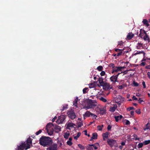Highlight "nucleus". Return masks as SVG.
I'll list each match as a JSON object with an SVG mask.
<instances>
[{"instance_id": "nucleus-43", "label": "nucleus", "mask_w": 150, "mask_h": 150, "mask_svg": "<svg viewBox=\"0 0 150 150\" xmlns=\"http://www.w3.org/2000/svg\"><path fill=\"white\" fill-rule=\"evenodd\" d=\"M99 131H101L102 129V127L101 126H98L97 127Z\"/></svg>"}, {"instance_id": "nucleus-64", "label": "nucleus", "mask_w": 150, "mask_h": 150, "mask_svg": "<svg viewBox=\"0 0 150 150\" xmlns=\"http://www.w3.org/2000/svg\"><path fill=\"white\" fill-rule=\"evenodd\" d=\"M147 75L149 78L150 79V72H148L147 73Z\"/></svg>"}, {"instance_id": "nucleus-16", "label": "nucleus", "mask_w": 150, "mask_h": 150, "mask_svg": "<svg viewBox=\"0 0 150 150\" xmlns=\"http://www.w3.org/2000/svg\"><path fill=\"white\" fill-rule=\"evenodd\" d=\"M91 113H92L91 112L89 111H86L83 115V119L84 120L86 119V117H89L91 115Z\"/></svg>"}, {"instance_id": "nucleus-50", "label": "nucleus", "mask_w": 150, "mask_h": 150, "mask_svg": "<svg viewBox=\"0 0 150 150\" xmlns=\"http://www.w3.org/2000/svg\"><path fill=\"white\" fill-rule=\"evenodd\" d=\"M136 112L138 114H140L141 113V112L139 109H137L136 111Z\"/></svg>"}, {"instance_id": "nucleus-52", "label": "nucleus", "mask_w": 150, "mask_h": 150, "mask_svg": "<svg viewBox=\"0 0 150 150\" xmlns=\"http://www.w3.org/2000/svg\"><path fill=\"white\" fill-rule=\"evenodd\" d=\"M142 84L144 88H146V84H145V82L143 81L142 83Z\"/></svg>"}, {"instance_id": "nucleus-57", "label": "nucleus", "mask_w": 150, "mask_h": 150, "mask_svg": "<svg viewBox=\"0 0 150 150\" xmlns=\"http://www.w3.org/2000/svg\"><path fill=\"white\" fill-rule=\"evenodd\" d=\"M125 64L126 66L129 67L130 65L129 63L128 62H125Z\"/></svg>"}, {"instance_id": "nucleus-3", "label": "nucleus", "mask_w": 150, "mask_h": 150, "mask_svg": "<svg viewBox=\"0 0 150 150\" xmlns=\"http://www.w3.org/2000/svg\"><path fill=\"white\" fill-rule=\"evenodd\" d=\"M97 101L95 100H89L86 103V105L83 108L86 110L94 108L96 106Z\"/></svg>"}, {"instance_id": "nucleus-7", "label": "nucleus", "mask_w": 150, "mask_h": 150, "mask_svg": "<svg viewBox=\"0 0 150 150\" xmlns=\"http://www.w3.org/2000/svg\"><path fill=\"white\" fill-rule=\"evenodd\" d=\"M107 143L111 147L114 146L116 143L115 140L112 139H108L107 140Z\"/></svg>"}, {"instance_id": "nucleus-15", "label": "nucleus", "mask_w": 150, "mask_h": 150, "mask_svg": "<svg viewBox=\"0 0 150 150\" xmlns=\"http://www.w3.org/2000/svg\"><path fill=\"white\" fill-rule=\"evenodd\" d=\"M100 113L101 115L105 114L106 113V109L105 107H102L99 110Z\"/></svg>"}, {"instance_id": "nucleus-32", "label": "nucleus", "mask_w": 150, "mask_h": 150, "mask_svg": "<svg viewBox=\"0 0 150 150\" xmlns=\"http://www.w3.org/2000/svg\"><path fill=\"white\" fill-rule=\"evenodd\" d=\"M79 147L81 150H84L85 149L84 146L82 145L81 144H79L78 145Z\"/></svg>"}, {"instance_id": "nucleus-31", "label": "nucleus", "mask_w": 150, "mask_h": 150, "mask_svg": "<svg viewBox=\"0 0 150 150\" xmlns=\"http://www.w3.org/2000/svg\"><path fill=\"white\" fill-rule=\"evenodd\" d=\"M98 81L100 84V85L103 86V84L104 83H103V82L102 80L101 79H99L98 80Z\"/></svg>"}, {"instance_id": "nucleus-56", "label": "nucleus", "mask_w": 150, "mask_h": 150, "mask_svg": "<svg viewBox=\"0 0 150 150\" xmlns=\"http://www.w3.org/2000/svg\"><path fill=\"white\" fill-rule=\"evenodd\" d=\"M111 127H112L111 126H110V125H108V128H107L108 130H110L111 129Z\"/></svg>"}, {"instance_id": "nucleus-11", "label": "nucleus", "mask_w": 150, "mask_h": 150, "mask_svg": "<svg viewBox=\"0 0 150 150\" xmlns=\"http://www.w3.org/2000/svg\"><path fill=\"white\" fill-rule=\"evenodd\" d=\"M120 73H119L117 75L115 76L113 75L111 76L110 78V81L114 82H117L118 76Z\"/></svg>"}, {"instance_id": "nucleus-62", "label": "nucleus", "mask_w": 150, "mask_h": 150, "mask_svg": "<svg viewBox=\"0 0 150 150\" xmlns=\"http://www.w3.org/2000/svg\"><path fill=\"white\" fill-rule=\"evenodd\" d=\"M77 103L76 102V101H74L73 102V105H74L75 106H76V107H77V106L76 105Z\"/></svg>"}, {"instance_id": "nucleus-53", "label": "nucleus", "mask_w": 150, "mask_h": 150, "mask_svg": "<svg viewBox=\"0 0 150 150\" xmlns=\"http://www.w3.org/2000/svg\"><path fill=\"white\" fill-rule=\"evenodd\" d=\"M146 64L145 62H143L140 64V66H144Z\"/></svg>"}, {"instance_id": "nucleus-18", "label": "nucleus", "mask_w": 150, "mask_h": 150, "mask_svg": "<svg viewBox=\"0 0 150 150\" xmlns=\"http://www.w3.org/2000/svg\"><path fill=\"white\" fill-rule=\"evenodd\" d=\"M70 135V133L69 131H67L63 133V137L65 139H68Z\"/></svg>"}, {"instance_id": "nucleus-44", "label": "nucleus", "mask_w": 150, "mask_h": 150, "mask_svg": "<svg viewBox=\"0 0 150 150\" xmlns=\"http://www.w3.org/2000/svg\"><path fill=\"white\" fill-rule=\"evenodd\" d=\"M78 125L79 127H81L82 125H83V123L82 122H81L78 123Z\"/></svg>"}, {"instance_id": "nucleus-19", "label": "nucleus", "mask_w": 150, "mask_h": 150, "mask_svg": "<svg viewBox=\"0 0 150 150\" xmlns=\"http://www.w3.org/2000/svg\"><path fill=\"white\" fill-rule=\"evenodd\" d=\"M109 134L108 132H106L103 134V139L104 140H106Z\"/></svg>"}, {"instance_id": "nucleus-22", "label": "nucleus", "mask_w": 150, "mask_h": 150, "mask_svg": "<svg viewBox=\"0 0 150 150\" xmlns=\"http://www.w3.org/2000/svg\"><path fill=\"white\" fill-rule=\"evenodd\" d=\"M134 36V34L132 33H129L127 35V38L128 40H130Z\"/></svg>"}, {"instance_id": "nucleus-58", "label": "nucleus", "mask_w": 150, "mask_h": 150, "mask_svg": "<svg viewBox=\"0 0 150 150\" xmlns=\"http://www.w3.org/2000/svg\"><path fill=\"white\" fill-rule=\"evenodd\" d=\"M139 103H141L143 101V100L141 99L140 98H139V100H138Z\"/></svg>"}, {"instance_id": "nucleus-40", "label": "nucleus", "mask_w": 150, "mask_h": 150, "mask_svg": "<svg viewBox=\"0 0 150 150\" xmlns=\"http://www.w3.org/2000/svg\"><path fill=\"white\" fill-rule=\"evenodd\" d=\"M109 66L111 67L112 69H113L115 67L114 64H110L109 65Z\"/></svg>"}, {"instance_id": "nucleus-47", "label": "nucleus", "mask_w": 150, "mask_h": 150, "mask_svg": "<svg viewBox=\"0 0 150 150\" xmlns=\"http://www.w3.org/2000/svg\"><path fill=\"white\" fill-rule=\"evenodd\" d=\"M105 74V72L104 71H102L100 73V75L101 76H103Z\"/></svg>"}, {"instance_id": "nucleus-54", "label": "nucleus", "mask_w": 150, "mask_h": 150, "mask_svg": "<svg viewBox=\"0 0 150 150\" xmlns=\"http://www.w3.org/2000/svg\"><path fill=\"white\" fill-rule=\"evenodd\" d=\"M134 108L133 107H130L127 108V110H131L133 109Z\"/></svg>"}, {"instance_id": "nucleus-34", "label": "nucleus", "mask_w": 150, "mask_h": 150, "mask_svg": "<svg viewBox=\"0 0 150 150\" xmlns=\"http://www.w3.org/2000/svg\"><path fill=\"white\" fill-rule=\"evenodd\" d=\"M103 69V67L100 66H98L97 68V69H98V70L99 71H101Z\"/></svg>"}, {"instance_id": "nucleus-28", "label": "nucleus", "mask_w": 150, "mask_h": 150, "mask_svg": "<svg viewBox=\"0 0 150 150\" xmlns=\"http://www.w3.org/2000/svg\"><path fill=\"white\" fill-rule=\"evenodd\" d=\"M81 135V133L80 132H78L76 135L74 137V138L75 140H77L78 138Z\"/></svg>"}, {"instance_id": "nucleus-17", "label": "nucleus", "mask_w": 150, "mask_h": 150, "mask_svg": "<svg viewBox=\"0 0 150 150\" xmlns=\"http://www.w3.org/2000/svg\"><path fill=\"white\" fill-rule=\"evenodd\" d=\"M57 145L56 144H54L53 145L48 148V150H57Z\"/></svg>"}, {"instance_id": "nucleus-37", "label": "nucleus", "mask_w": 150, "mask_h": 150, "mask_svg": "<svg viewBox=\"0 0 150 150\" xmlns=\"http://www.w3.org/2000/svg\"><path fill=\"white\" fill-rule=\"evenodd\" d=\"M145 145H147L149 144L150 143V140H146L144 142Z\"/></svg>"}, {"instance_id": "nucleus-42", "label": "nucleus", "mask_w": 150, "mask_h": 150, "mask_svg": "<svg viewBox=\"0 0 150 150\" xmlns=\"http://www.w3.org/2000/svg\"><path fill=\"white\" fill-rule=\"evenodd\" d=\"M148 124H147L146 125V127L144 129V130H146V129H150V127H149L148 125Z\"/></svg>"}, {"instance_id": "nucleus-6", "label": "nucleus", "mask_w": 150, "mask_h": 150, "mask_svg": "<svg viewBox=\"0 0 150 150\" xmlns=\"http://www.w3.org/2000/svg\"><path fill=\"white\" fill-rule=\"evenodd\" d=\"M124 101V98L118 95L115 98V101L118 104L120 105L121 103H122Z\"/></svg>"}, {"instance_id": "nucleus-8", "label": "nucleus", "mask_w": 150, "mask_h": 150, "mask_svg": "<svg viewBox=\"0 0 150 150\" xmlns=\"http://www.w3.org/2000/svg\"><path fill=\"white\" fill-rule=\"evenodd\" d=\"M117 108V104H112L111 103L109 111L112 112H113Z\"/></svg>"}, {"instance_id": "nucleus-30", "label": "nucleus", "mask_w": 150, "mask_h": 150, "mask_svg": "<svg viewBox=\"0 0 150 150\" xmlns=\"http://www.w3.org/2000/svg\"><path fill=\"white\" fill-rule=\"evenodd\" d=\"M99 99L100 100L102 101L103 102H106L107 101V100L105 98H104L103 97H102L99 98Z\"/></svg>"}, {"instance_id": "nucleus-1", "label": "nucleus", "mask_w": 150, "mask_h": 150, "mask_svg": "<svg viewBox=\"0 0 150 150\" xmlns=\"http://www.w3.org/2000/svg\"><path fill=\"white\" fill-rule=\"evenodd\" d=\"M32 140L30 137H29L26 142H21L19 145L16 148V150H27L30 147V145L32 144Z\"/></svg>"}, {"instance_id": "nucleus-27", "label": "nucleus", "mask_w": 150, "mask_h": 150, "mask_svg": "<svg viewBox=\"0 0 150 150\" xmlns=\"http://www.w3.org/2000/svg\"><path fill=\"white\" fill-rule=\"evenodd\" d=\"M91 145L95 149H98V144L97 143L94 144H91Z\"/></svg>"}, {"instance_id": "nucleus-23", "label": "nucleus", "mask_w": 150, "mask_h": 150, "mask_svg": "<svg viewBox=\"0 0 150 150\" xmlns=\"http://www.w3.org/2000/svg\"><path fill=\"white\" fill-rule=\"evenodd\" d=\"M54 129H55V131L56 132H58L61 131V127L58 126H55Z\"/></svg>"}, {"instance_id": "nucleus-20", "label": "nucleus", "mask_w": 150, "mask_h": 150, "mask_svg": "<svg viewBox=\"0 0 150 150\" xmlns=\"http://www.w3.org/2000/svg\"><path fill=\"white\" fill-rule=\"evenodd\" d=\"M115 118L116 122H118L119 120H120L122 117V115H120L119 116H115Z\"/></svg>"}, {"instance_id": "nucleus-41", "label": "nucleus", "mask_w": 150, "mask_h": 150, "mask_svg": "<svg viewBox=\"0 0 150 150\" xmlns=\"http://www.w3.org/2000/svg\"><path fill=\"white\" fill-rule=\"evenodd\" d=\"M67 143L68 145H69V146H71V145L72 144V142H71V141H69V140H68L67 141Z\"/></svg>"}, {"instance_id": "nucleus-13", "label": "nucleus", "mask_w": 150, "mask_h": 150, "mask_svg": "<svg viewBox=\"0 0 150 150\" xmlns=\"http://www.w3.org/2000/svg\"><path fill=\"white\" fill-rule=\"evenodd\" d=\"M120 68L119 67H115L113 69H112V73H117L119 71H121L120 70Z\"/></svg>"}, {"instance_id": "nucleus-14", "label": "nucleus", "mask_w": 150, "mask_h": 150, "mask_svg": "<svg viewBox=\"0 0 150 150\" xmlns=\"http://www.w3.org/2000/svg\"><path fill=\"white\" fill-rule=\"evenodd\" d=\"M144 33L145 35L143 38V39L146 42H150V39L149 36L147 35L145 31H144Z\"/></svg>"}, {"instance_id": "nucleus-21", "label": "nucleus", "mask_w": 150, "mask_h": 150, "mask_svg": "<svg viewBox=\"0 0 150 150\" xmlns=\"http://www.w3.org/2000/svg\"><path fill=\"white\" fill-rule=\"evenodd\" d=\"M143 24L146 26L148 27L149 24L148 23V21L146 19H144L142 21Z\"/></svg>"}, {"instance_id": "nucleus-38", "label": "nucleus", "mask_w": 150, "mask_h": 150, "mask_svg": "<svg viewBox=\"0 0 150 150\" xmlns=\"http://www.w3.org/2000/svg\"><path fill=\"white\" fill-rule=\"evenodd\" d=\"M133 136L134 137L133 139H134L135 140H137L139 139L137 137V136L136 134H134Z\"/></svg>"}, {"instance_id": "nucleus-26", "label": "nucleus", "mask_w": 150, "mask_h": 150, "mask_svg": "<svg viewBox=\"0 0 150 150\" xmlns=\"http://www.w3.org/2000/svg\"><path fill=\"white\" fill-rule=\"evenodd\" d=\"M97 134L96 133H94L93 134L92 136L91 137V139H90V141L92 139H96L97 138Z\"/></svg>"}, {"instance_id": "nucleus-59", "label": "nucleus", "mask_w": 150, "mask_h": 150, "mask_svg": "<svg viewBox=\"0 0 150 150\" xmlns=\"http://www.w3.org/2000/svg\"><path fill=\"white\" fill-rule=\"evenodd\" d=\"M123 43V42L122 41H119L118 42V45H122Z\"/></svg>"}, {"instance_id": "nucleus-24", "label": "nucleus", "mask_w": 150, "mask_h": 150, "mask_svg": "<svg viewBox=\"0 0 150 150\" xmlns=\"http://www.w3.org/2000/svg\"><path fill=\"white\" fill-rule=\"evenodd\" d=\"M127 86V85L126 83H124L122 85L118 86V88L119 89H121L124 88L125 87Z\"/></svg>"}, {"instance_id": "nucleus-49", "label": "nucleus", "mask_w": 150, "mask_h": 150, "mask_svg": "<svg viewBox=\"0 0 150 150\" xmlns=\"http://www.w3.org/2000/svg\"><path fill=\"white\" fill-rule=\"evenodd\" d=\"M124 50V49L122 50V49H117L115 50V51L117 52H121V51H122V50Z\"/></svg>"}, {"instance_id": "nucleus-4", "label": "nucleus", "mask_w": 150, "mask_h": 150, "mask_svg": "<svg viewBox=\"0 0 150 150\" xmlns=\"http://www.w3.org/2000/svg\"><path fill=\"white\" fill-rule=\"evenodd\" d=\"M54 128L55 126L52 123H50L47 124L46 126V129L49 135H51L53 134Z\"/></svg>"}, {"instance_id": "nucleus-55", "label": "nucleus", "mask_w": 150, "mask_h": 150, "mask_svg": "<svg viewBox=\"0 0 150 150\" xmlns=\"http://www.w3.org/2000/svg\"><path fill=\"white\" fill-rule=\"evenodd\" d=\"M143 53L144 54H145V53H144V52H137L135 54V55L136 54H140L141 53Z\"/></svg>"}, {"instance_id": "nucleus-36", "label": "nucleus", "mask_w": 150, "mask_h": 150, "mask_svg": "<svg viewBox=\"0 0 150 150\" xmlns=\"http://www.w3.org/2000/svg\"><path fill=\"white\" fill-rule=\"evenodd\" d=\"M67 105H64L63 106V109L61 110L62 111H63L65 109H67Z\"/></svg>"}, {"instance_id": "nucleus-33", "label": "nucleus", "mask_w": 150, "mask_h": 150, "mask_svg": "<svg viewBox=\"0 0 150 150\" xmlns=\"http://www.w3.org/2000/svg\"><path fill=\"white\" fill-rule=\"evenodd\" d=\"M142 46V45L141 43H138L137 47L138 49H140Z\"/></svg>"}, {"instance_id": "nucleus-2", "label": "nucleus", "mask_w": 150, "mask_h": 150, "mask_svg": "<svg viewBox=\"0 0 150 150\" xmlns=\"http://www.w3.org/2000/svg\"><path fill=\"white\" fill-rule=\"evenodd\" d=\"M39 141L40 144L44 146L49 145L52 143L51 139L49 137H42Z\"/></svg>"}, {"instance_id": "nucleus-45", "label": "nucleus", "mask_w": 150, "mask_h": 150, "mask_svg": "<svg viewBox=\"0 0 150 150\" xmlns=\"http://www.w3.org/2000/svg\"><path fill=\"white\" fill-rule=\"evenodd\" d=\"M91 115L92 117L93 118L96 119L97 117V115L93 114L92 113H91Z\"/></svg>"}, {"instance_id": "nucleus-48", "label": "nucleus", "mask_w": 150, "mask_h": 150, "mask_svg": "<svg viewBox=\"0 0 150 150\" xmlns=\"http://www.w3.org/2000/svg\"><path fill=\"white\" fill-rule=\"evenodd\" d=\"M133 84L134 85V86H137L139 85L135 81H134L133 82Z\"/></svg>"}, {"instance_id": "nucleus-25", "label": "nucleus", "mask_w": 150, "mask_h": 150, "mask_svg": "<svg viewBox=\"0 0 150 150\" xmlns=\"http://www.w3.org/2000/svg\"><path fill=\"white\" fill-rule=\"evenodd\" d=\"M96 109L97 110H99L102 107L98 103L96 102Z\"/></svg>"}, {"instance_id": "nucleus-12", "label": "nucleus", "mask_w": 150, "mask_h": 150, "mask_svg": "<svg viewBox=\"0 0 150 150\" xmlns=\"http://www.w3.org/2000/svg\"><path fill=\"white\" fill-rule=\"evenodd\" d=\"M103 88L105 90L110 89L111 88L110 84L108 83H104L103 85Z\"/></svg>"}, {"instance_id": "nucleus-63", "label": "nucleus", "mask_w": 150, "mask_h": 150, "mask_svg": "<svg viewBox=\"0 0 150 150\" xmlns=\"http://www.w3.org/2000/svg\"><path fill=\"white\" fill-rule=\"evenodd\" d=\"M146 68L147 69H150V65H148L146 66Z\"/></svg>"}, {"instance_id": "nucleus-10", "label": "nucleus", "mask_w": 150, "mask_h": 150, "mask_svg": "<svg viewBox=\"0 0 150 150\" xmlns=\"http://www.w3.org/2000/svg\"><path fill=\"white\" fill-rule=\"evenodd\" d=\"M75 126V125L74 124L70 122H67L66 125V128L69 129H70L71 128L74 127Z\"/></svg>"}, {"instance_id": "nucleus-46", "label": "nucleus", "mask_w": 150, "mask_h": 150, "mask_svg": "<svg viewBox=\"0 0 150 150\" xmlns=\"http://www.w3.org/2000/svg\"><path fill=\"white\" fill-rule=\"evenodd\" d=\"M42 132V130H40L36 132V135H38Z\"/></svg>"}, {"instance_id": "nucleus-39", "label": "nucleus", "mask_w": 150, "mask_h": 150, "mask_svg": "<svg viewBox=\"0 0 150 150\" xmlns=\"http://www.w3.org/2000/svg\"><path fill=\"white\" fill-rule=\"evenodd\" d=\"M143 145V144L142 143H140L138 144L137 147L139 148H141L142 147Z\"/></svg>"}, {"instance_id": "nucleus-51", "label": "nucleus", "mask_w": 150, "mask_h": 150, "mask_svg": "<svg viewBox=\"0 0 150 150\" xmlns=\"http://www.w3.org/2000/svg\"><path fill=\"white\" fill-rule=\"evenodd\" d=\"M125 123V124L126 125H128L130 124V122L129 120H127L126 121Z\"/></svg>"}, {"instance_id": "nucleus-61", "label": "nucleus", "mask_w": 150, "mask_h": 150, "mask_svg": "<svg viewBox=\"0 0 150 150\" xmlns=\"http://www.w3.org/2000/svg\"><path fill=\"white\" fill-rule=\"evenodd\" d=\"M77 103L76 102V101H74L73 102V105H74L75 106H76V107H77V106L76 105Z\"/></svg>"}, {"instance_id": "nucleus-9", "label": "nucleus", "mask_w": 150, "mask_h": 150, "mask_svg": "<svg viewBox=\"0 0 150 150\" xmlns=\"http://www.w3.org/2000/svg\"><path fill=\"white\" fill-rule=\"evenodd\" d=\"M65 119V117L63 115L60 116L59 117L57 122L58 124L62 123L63 122Z\"/></svg>"}, {"instance_id": "nucleus-35", "label": "nucleus", "mask_w": 150, "mask_h": 150, "mask_svg": "<svg viewBox=\"0 0 150 150\" xmlns=\"http://www.w3.org/2000/svg\"><path fill=\"white\" fill-rule=\"evenodd\" d=\"M88 89V88H84L83 90V93H86L87 92Z\"/></svg>"}, {"instance_id": "nucleus-60", "label": "nucleus", "mask_w": 150, "mask_h": 150, "mask_svg": "<svg viewBox=\"0 0 150 150\" xmlns=\"http://www.w3.org/2000/svg\"><path fill=\"white\" fill-rule=\"evenodd\" d=\"M122 51L120 52H119L118 53H117V56H119L121 55L122 54Z\"/></svg>"}, {"instance_id": "nucleus-29", "label": "nucleus", "mask_w": 150, "mask_h": 150, "mask_svg": "<svg viewBox=\"0 0 150 150\" xmlns=\"http://www.w3.org/2000/svg\"><path fill=\"white\" fill-rule=\"evenodd\" d=\"M88 150H93V147L91 145V144H89L87 146Z\"/></svg>"}, {"instance_id": "nucleus-5", "label": "nucleus", "mask_w": 150, "mask_h": 150, "mask_svg": "<svg viewBox=\"0 0 150 150\" xmlns=\"http://www.w3.org/2000/svg\"><path fill=\"white\" fill-rule=\"evenodd\" d=\"M67 114L69 117L72 120H73L76 118V115L74 111L72 110L68 111Z\"/></svg>"}]
</instances>
